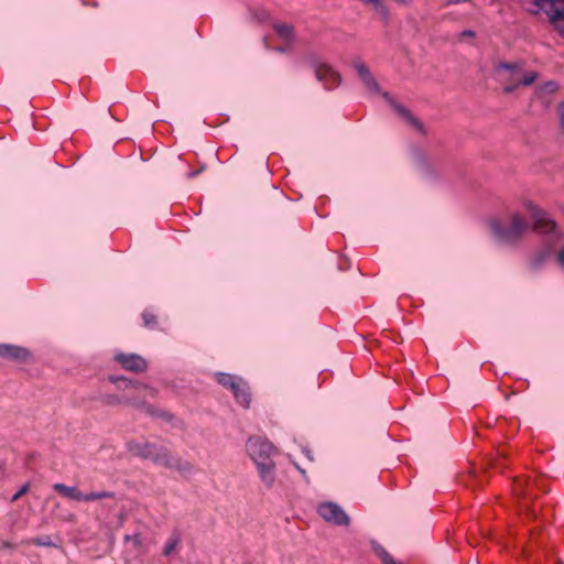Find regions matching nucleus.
Wrapping results in <instances>:
<instances>
[{
	"label": "nucleus",
	"instance_id": "obj_7",
	"mask_svg": "<svg viewBox=\"0 0 564 564\" xmlns=\"http://www.w3.org/2000/svg\"><path fill=\"white\" fill-rule=\"evenodd\" d=\"M217 381L223 387L229 389L238 403H240L243 408H249L250 404V392L249 387L245 380L241 378L235 377L229 373H217Z\"/></svg>",
	"mask_w": 564,
	"mask_h": 564
},
{
	"label": "nucleus",
	"instance_id": "obj_18",
	"mask_svg": "<svg viewBox=\"0 0 564 564\" xmlns=\"http://www.w3.org/2000/svg\"><path fill=\"white\" fill-rule=\"evenodd\" d=\"M109 380L112 382V383H117L118 381H124L127 382V387H132V388H144L149 391L150 395L151 397H156L158 394V390L152 388V387H149V386H145V384H142L140 382H133L131 380H128L127 378L124 377H115V376H111L109 377Z\"/></svg>",
	"mask_w": 564,
	"mask_h": 564
},
{
	"label": "nucleus",
	"instance_id": "obj_23",
	"mask_svg": "<svg viewBox=\"0 0 564 564\" xmlns=\"http://www.w3.org/2000/svg\"><path fill=\"white\" fill-rule=\"evenodd\" d=\"M126 542H131L135 549H140L142 546V539L140 534H133V535H126L124 536Z\"/></svg>",
	"mask_w": 564,
	"mask_h": 564
},
{
	"label": "nucleus",
	"instance_id": "obj_9",
	"mask_svg": "<svg viewBox=\"0 0 564 564\" xmlns=\"http://www.w3.org/2000/svg\"><path fill=\"white\" fill-rule=\"evenodd\" d=\"M383 97L390 102L395 113L412 129L417 131L420 134L425 135L426 130L423 123L416 118L408 108L397 102L389 94L384 93Z\"/></svg>",
	"mask_w": 564,
	"mask_h": 564
},
{
	"label": "nucleus",
	"instance_id": "obj_3",
	"mask_svg": "<svg viewBox=\"0 0 564 564\" xmlns=\"http://www.w3.org/2000/svg\"><path fill=\"white\" fill-rule=\"evenodd\" d=\"M496 72L500 82L505 85L503 91L506 94L513 93L520 86H530L539 77L536 72H525L523 64L520 62L499 63L496 65Z\"/></svg>",
	"mask_w": 564,
	"mask_h": 564
},
{
	"label": "nucleus",
	"instance_id": "obj_35",
	"mask_svg": "<svg viewBox=\"0 0 564 564\" xmlns=\"http://www.w3.org/2000/svg\"><path fill=\"white\" fill-rule=\"evenodd\" d=\"M397 1L400 3L406 4V3H409L410 0H397Z\"/></svg>",
	"mask_w": 564,
	"mask_h": 564
},
{
	"label": "nucleus",
	"instance_id": "obj_31",
	"mask_svg": "<svg viewBox=\"0 0 564 564\" xmlns=\"http://www.w3.org/2000/svg\"><path fill=\"white\" fill-rule=\"evenodd\" d=\"M361 276H362V273L359 268H357V267L351 268V272H350V276H349L350 280H358Z\"/></svg>",
	"mask_w": 564,
	"mask_h": 564
},
{
	"label": "nucleus",
	"instance_id": "obj_5",
	"mask_svg": "<svg viewBox=\"0 0 564 564\" xmlns=\"http://www.w3.org/2000/svg\"><path fill=\"white\" fill-rule=\"evenodd\" d=\"M524 207L530 213L532 218V228L535 231L546 235H555L557 237L561 236L558 231L557 224L554 219H552L547 212L540 208L531 200H527L524 203Z\"/></svg>",
	"mask_w": 564,
	"mask_h": 564
},
{
	"label": "nucleus",
	"instance_id": "obj_22",
	"mask_svg": "<svg viewBox=\"0 0 564 564\" xmlns=\"http://www.w3.org/2000/svg\"><path fill=\"white\" fill-rule=\"evenodd\" d=\"M52 487H53V489H54L56 492H58V494H61L63 497L67 498V497H68V494H69V491H70V487H72V486H66V485H64V484H62V482H56V484H54Z\"/></svg>",
	"mask_w": 564,
	"mask_h": 564
},
{
	"label": "nucleus",
	"instance_id": "obj_30",
	"mask_svg": "<svg viewBox=\"0 0 564 564\" xmlns=\"http://www.w3.org/2000/svg\"><path fill=\"white\" fill-rule=\"evenodd\" d=\"M476 33L473 30H465L459 34V40L464 41L465 39H474Z\"/></svg>",
	"mask_w": 564,
	"mask_h": 564
},
{
	"label": "nucleus",
	"instance_id": "obj_33",
	"mask_svg": "<svg viewBox=\"0 0 564 564\" xmlns=\"http://www.w3.org/2000/svg\"><path fill=\"white\" fill-rule=\"evenodd\" d=\"M296 469L304 476L306 477V470L304 468H302L297 463H294Z\"/></svg>",
	"mask_w": 564,
	"mask_h": 564
},
{
	"label": "nucleus",
	"instance_id": "obj_37",
	"mask_svg": "<svg viewBox=\"0 0 564 564\" xmlns=\"http://www.w3.org/2000/svg\"><path fill=\"white\" fill-rule=\"evenodd\" d=\"M534 6H536V0H534Z\"/></svg>",
	"mask_w": 564,
	"mask_h": 564
},
{
	"label": "nucleus",
	"instance_id": "obj_25",
	"mask_svg": "<svg viewBox=\"0 0 564 564\" xmlns=\"http://www.w3.org/2000/svg\"><path fill=\"white\" fill-rule=\"evenodd\" d=\"M30 489V484L26 482L24 484L17 494H14L11 498V501L12 502H15L17 500H19L22 496H24Z\"/></svg>",
	"mask_w": 564,
	"mask_h": 564
},
{
	"label": "nucleus",
	"instance_id": "obj_17",
	"mask_svg": "<svg viewBox=\"0 0 564 564\" xmlns=\"http://www.w3.org/2000/svg\"><path fill=\"white\" fill-rule=\"evenodd\" d=\"M129 405L138 409V410H141L143 411L144 413L151 415V416H165L167 415V413L165 412H159L158 410L154 409L153 405L144 402V401H140V400H132Z\"/></svg>",
	"mask_w": 564,
	"mask_h": 564
},
{
	"label": "nucleus",
	"instance_id": "obj_2",
	"mask_svg": "<svg viewBox=\"0 0 564 564\" xmlns=\"http://www.w3.org/2000/svg\"><path fill=\"white\" fill-rule=\"evenodd\" d=\"M246 449L257 465L261 480L271 488L275 481V464L272 460L275 447L268 440L253 436L247 441Z\"/></svg>",
	"mask_w": 564,
	"mask_h": 564
},
{
	"label": "nucleus",
	"instance_id": "obj_12",
	"mask_svg": "<svg viewBox=\"0 0 564 564\" xmlns=\"http://www.w3.org/2000/svg\"><path fill=\"white\" fill-rule=\"evenodd\" d=\"M156 445L148 441H130L127 443V449L133 456L151 460Z\"/></svg>",
	"mask_w": 564,
	"mask_h": 564
},
{
	"label": "nucleus",
	"instance_id": "obj_24",
	"mask_svg": "<svg viewBox=\"0 0 564 564\" xmlns=\"http://www.w3.org/2000/svg\"><path fill=\"white\" fill-rule=\"evenodd\" d=\"M330 69L326 68V67H318L316 68L315 70V76L316 78L319 80V82H323L326 79L327 75L330 74Z\"/></svg>",
	"mask_w": 564,
	"mask_h": 564
},
{
	"label": "nucleus",
	"instance_id": "obj_15",
	"mask_svg": "<svg viewBox=\"0 0 564 564\" xmlns=\"http://www.w3.org/2000/svg\"><path fill=\"white\" fill-rule=\"evenodd\" d=\"M551 254V247H544L535 251L528 261V267L531 270H539Z\"/></svg>",
	"mask_w": 564,
	"mask_h": 564
},
{
	"label": "nucleus",
	"instance_id": "obj_34",
	"mask_svg": "<svg viewBox=\"0 0 564 564\" xmlns=\"http://www.w3.org/2000/svg\"><path fill=\"white\" fill-rule=\"evenodd\" d=\"M2 546L6 547V549H13V545L10 542H8V541H4L2 543Z\"/></svg>",
	"mask_w": 564,
	"mask_h": 564
},
{
	"label": "nucleus",
	"instance_id": "obj_21",
	"mask_svg": "<svg viewBox=\"0 0 564 564\" xmlns=\"http://www.w3.org/2000/svg\"><path fill=\"white\" fill-rule=\"evenodd\" d=\"M142 318H143L144 325L147 327H152V326L156 325V317H155V315L153 313L149 312V311H145L142 314Z\"/></svg>",
	"mask_w": 564,
	"mask_h": 564
},
{
	"label": "nucleus",
	"instance_id": "obj_1",
	"mask_svg": "<svg viewBox=\"0 0 564 564\" xmlns=\"http://www.w3.org/2000/svg\"><path fill=\"white\" fill-rule=\"evenodd\" d=\"M488 228L492 238L498 243L513 247L521 242L528 232L530 225L521 213L511 212L508 215V220L506 224H503L500 219L491 218L488 221Z\"/></svg>",
	"mask_w": 564,
	"mask_h": 564
},
{
	"label": "nucleus",
	"instance_id": "obj_32",
	"mask_svg": "<svg viewBox=\"0 0 564 564\" xmlns=\"http://www.w3.org/2000/svg\"><path fill=\"white\" fill-rule=\"evenodd\" d=\"M302 454L307 458L308 462L314 460L313 454L308 448H303Z\"/></svg>",
	"mask_w": 564,
	"mask_h": 564
},
{
	"label": "nucleus",
	"instance_id": "obj_28",
	"mask_svg": "<svg viewBox=\"0 0 564 564\" xmlns=\"http://www.w3.org/2000/svg\"><path fill=\"white\" fill-rule=\"evenodd\" d=\"M33 544L40 545V546H50L52 545L51 539L48 536L43 539H35L33 540Z\"/></svg>",
	"mask_w": 564,
	"mask_h": 564
},
{
	"label": "nucleus",
	"instance_id": "obj_11",
	"mask_svg": "<svg viewBox=\"0 0 564 564\" xmlns=\"http://www.w3.org/2000/svg\"><path fill=\"white\" fill-rule=\"evenodd\" d=\"M0 357L11 361H28L31 358V351L18 345L0 344Z\"/></svg>",
	"mask_w": 564,
	"mask_h": 564
},
{
	"label": "nucleus",
	"instance_id": "obj_19",
	"mask_svg": "<svg viewBox=\"0 0 564 564\" xmlns=\"http://www.w3.org/2000/svg\"><path fill=\"white\" fill-rule=\"evenodd\" d=\"M100 401L106 404V405H111V406H115V405H121V404H127L129 405V403L132 401V400H129V401H126L123 400L120 395L118 394H115V393H106V394H102L100 395Z\"/></svg>",
	"mask_w": 564,
	"mask_h": 564
},
{
	"label": "nucleus",
	"instance_id": "obj_6",
	"mask_svg": "<svg viewBox=\"0 0 564 564\" xmlns=\"http://www.w3.org/2000/svg\"><path fill=\"white\" fill-rule=\"evenodd\" d=\"M535 7L532 12L544 11L554 30L564 35V0H536Z\"/></svg>",
	"mask_w": 564,
	"mask_h": 564
},
{
	"label": "nucleus",
	"instance_id": "obj_26",
	"mask_svg": "<svg viewBox=\"0 0 564 564\" xmlns=\"http://www.w3.org/2000/svg\"><path fill=\"white\" fill-rule=\"evenodd\" d=\"M558 126L561 131L564 133V101L558 105Z\"/></svg>",
	"mask_w": 564,
	"mask_h": 564
},
{
	"label": "nucleus",
	"instance_id": "obj_14",
	"mask_svg": "<svg viewBox=\"0 0 564 564\" xmlns=\"http://www.w3.org/2000/svg\"><path fill=\"white\" fill-rule=\"evenodd\" d=\"M352 65L367 89L373 93L379 91V85L368 66L361 59H355Z\"/></svg>",
	"mask_w": 564,
	"mask_h": 564
},
{
	"label": "nucleus",
	"instance_id": "obj_10",
	"mask_svg": "<svg viewBox=\"0 0 564 564\" xmlns=\"http://www.w3.org/2000/svg\"><path fill=\"white\" fill-rule=\"evenodd\" d=\"M115 359L122 368L132 372H143L148 368L147 360L137 354H117Z\"/></svg>",
	"mask_w": 564,
	"mask_h": 564
},
{
	"label": "nucleus",
	"instance_id": "obj_27",
	"mask_svg": "<svg viewBox=\"0 0 564 564\" xmlns=\"http://www.w3.org/2000/svg\"><path fill=\"white\" fill-rule=\"evenodd\" d=\"M555 260L560 269L564 271V243L558 249Z\"/></svg>",
	"mask_w": 564,
	"mask_h": 564
},
{
	"label": "nucleus",
	"instance_id": "obj_20",
	"mask_svg": "<svg viewBox=\"0 0 564 564\" xmlns=\"http://www.w3.org/2000/svg\"><path fill=\"white\" fill-rule=\"evenodd\" d=\"M178 543H180L178 535H175V534L171 535L163 549V555L169 556L170 554H172V552L176 549Z\"/></svg>",
	"mask_w": 564,
	"mask_h": 564
},
{
	"label": "nucleus",
	"instance_id": "obj_8",
	"mask_svg": "<svg viewBox=\"0 0 564 564\" xmlns=\"http://www.w3.org/2000/svg\"><path fill=\"white\" fill-rule=\"evenodd\" d=\"M317 512L326 522L335 525H348L350 522L349 516L344 509L332 501L321 503L317 508Z\"/></svg>",
	"mask_w": 564,
	"mask_h": 564
},
{
	"label": "nucleus",
	"instance_id": "obj_4",
	"mask_svg": "<svg viewBox=\"0 0 564 564\" xmlns=\"http://www.w3.org/2000/svg\"><path fill=\"white\" fill-rule=\"evenodd\" d=\"M151 460L158 466L177 471L183 476L191 475L195 469L192 463L184 460L181 456L172 453L167 447L159 444L155 447Z\"/></svg>",
	"mask_w": 564,
	"mask_h": 564
},
{
	"label": "nucleus",
	"instance_id": "obj_16",
	"mask_svg": "<svg viewBox=\"0 0 564 564\" xmlns=\"http://www.w3.org/2000/svg\"><path fill=\"white\" fill-rule=\"evenodd\" d=\"M273 28L275 33L282 41L286 43H291L293 41L294 34L292 25L286 23H275Z\"/></svg>",
	"mask_w": 564,
	"mask_h": 564
},
{
	"label": "nucleus",
	"instance_id": "obj_13",
	"mask_svg": "<svg viewBox=\"0 0 564 564\" xmlns=\"http://www.w3.org/2000/svg\"><path fill=\"white\" fill-rule=\"evenodd\" d=\"M115 494L111 491H91L84 494L77 487L72 486L67 499L77 502H89L99 499L113 498Z\"/></svg>",
	"mask_w": 564,
	"mask_h": 564
},
{
	"label": "nucleus",
	"instance_id": "obj_36",
	"mask_svg": "<svg viewBox=\"0 0 564 564\" xmlns=\"http://www.w3.org/2000/svg\"><path fill=\"white\" fill-rule=\"evenodd\" d=\"M453 2H459L460 0H452Z\"/></svg>",
	"mask_w": 564,
	"mask_h": 564
},
{
	"label": "nucleus",
	"instance_id": "obj_29",
	"mask_svg": "<svg viewBox=\"0 0 564 564\" xmlns=\"http://www.w3.org/2000/svg\"><path fill=\"white\" fill-rule=\"evenodd\" d=\"M555 89H556V84L554 82H547L541 87V90L546 91V93H553V91H555Z\"/></svg>",
	"mask_w": 564,
	"mask_h": 564
}]
</instances>
